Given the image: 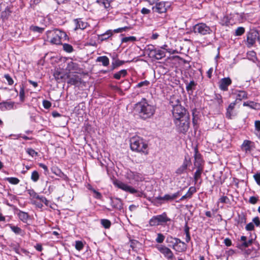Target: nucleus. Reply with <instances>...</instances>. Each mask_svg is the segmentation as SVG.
<instances>
[{"label":"nucleus","mask_w":260,"mask_h":260,"mask_svg":"<svg viewBox=\"0 0 260 260\" xmlns=\"http://www.w3.org/2000/svg\"><path fill=\"white\" fill-rule=\"evenodd\" d=\"M131 150L145 155L148 154L147 143L142 138L137 136L131 137Z\"/></svg>","instance_id":"f257e3e1"},{"label":"nucleus","mask_w":260,"mask_h":260,"mask_svg":"<svg viewBox=\"0 0 260 260\" xmlns=\"http://www.w3.org/2000/svg\"><path fill=\"white\" fill-rule=\"evenodd\" d=\"M174 117V123L178 132L180 133L185 134L189 127V115H176Z\"/></svg>","instance_id":"f03ea898"},{"label":"nucleus","mask_w":260,"mask_h":260,"mask_svg":"<svg viewBox=\"0 0 260 260\" xmlns=\"http://www.w3.org/2000/svg\"><path fill=\"white\" fill-rule=\"evenodd\" d=\"M133 112L143 114H154L155 107L149 104L145 98H143L140 102L135 104Z\"/></svg>","instance_id":"7ed1b4c3"},{"label":"nucleus","mask_w":260,"mask_h":260,"mask_svg":"<svg viewBox=\"0 0 260 260\" xmlns=\"http://www.w3.org/2000/svg\"><path fill=\"white\" fill-rule=\"evenodd\" d=\"M47 39L52 44L59 45L61 43V38L66 37V33L58 29L46 31Z\"/></svg>","instance_id":"20e7f679"},{"label":"nucleus","mask_w":260,"mask_h":260,"mask_svg":"<svg viewBox=\"0 0 260 260\" xmlns=\"http://www.w3.org/2000/svg\"><path fill=\"white\" fill-rule=\"evenodd\" d=\"M171 219L167 216L166 212H163L161 214L153 216L149 220V224L151 226L158 225H163L166 224L168 221H171Z\"/></svg>","instance_id":"39448f33"},{"label":"nucleus","mask_w":260,"mask_h":260,"mask_svg":"<svg viewBox=\"0 0 260 260\" xmlns=\"http://www.w3.org/2000/svg\"><path fill=\"white\" fill-rule=\"evenodd\" d=\"M258 31L255 29H251L247 33L246 45L248 48L253 46L256 40L258 41Z\"/></svg>","instance_id":"423d86ee"},{"label":"nucleus","mask_w":260,"mask_h":260,"mask_svg":"<svg viewBox=\"0 0 260 260\" xmlns=\"http://www.w3.org/2000/svg\"><path fill=\"white\" fill-rule=\"evenodd\" d=\"M194 33H198L201 35H207L212 33L210 27L204 23H199L196 24L193 27Z\"/></svg>","instance_id":"0eeeda50"},{"label":"nucleus","mask_w":260,"mask_h":260,"mask_svg":"<svg viewBox=\"0 0 260 260\" xmlns=\"http://www.w3.org/2000/svg\"><path fill=\"white\" fill-rule=\"evenodd\" d=\"M171 4L169 2H159L157 3L155 5L152 7V9L153 12L158 13H166L170 7Z\"/></svg>","instance_id":"6e6552de"},{"label":"nucleus","mask_w":260,"mask_h":260,"mask_svg":"<svg viewBox=\"0 0 260 260\" xmlns=\"http://www.w3.org/2000/svg\"><path fill=\"white\" fill-rule=\"evenodd\" d=\"M157 249L168 260H175V257L171 250L165 245H158Z\"/></svg>","instance_id":"1a4fd4ad"},{"label":"nucleus","mask_w":260,"mask_h":260,"mask_svg":"<svg viewBox=\"0 0 260 260\" xmlns=\"http://www.w3.org/2000/svg\"><path fill=\"white\" fill-rule=\"evenodd\" d=\"M241 149L246 153H251L255 148V143L250 140H245L241 146Z\"/></svg>","instance_id":"9d476101"},{"label":"nucleus","mask_w":260,"mask_h":260,"mask_svg":"<svg viewBox=\"0 0 260 260\" xmlns=\"http://www.w3.org/2000/svg\"><path fill=\"white\" fill-rule=\"evenodd\" d=\"M194 166L196 168H204L203 167V160L202 158L201 154L199 153L197 147L194 148Z\"/></svg>","instance_id":"9b49d317"},{"label":"nucleus","mask_w":260,"mask_h":260,"mask_svg":"<svg viewBox=\"0 0 260 260\" xmlns=\"http://www.w3.org/2000/svg\"><path fill=\"white\" fill-rule=\"evenodd\" d=\"M66 70L74 73H80L82 71L79 65L72 60L68 62Z\"/></svg>","instance_id":"f8f14e48"},{"label":"nucleus","mask_w":260,"mask_h":260,"mask_svg":"<svg viewBox=\"0 0 260 260\" xmlns=\"http://www.w3.org/2000/svg\"><path fill=\"white\" fill-rule=\"evenodd\" d=\"M150 84L149 81L147 80H145L140 83H138L133 87V92H132V94L135 95L139 94L141 92V88L142 87H147Z\"/></svg>","instance_id":"ddd939ff"},{"label":"nucleus","mask_w":260,"mask_h":260,"mask_svg":"<svg viewBox=\"0 0 260 260\" xmlns=\"http://www.w3.org/2000/svg\"><path fill=\"white\" fill-rule=\"evenodd\" d=\"M232 83V80L229 77L223 78L219 82V87L223 91H227L228 86Z\"/></svg>","instance_id":"4468645a"},{"label":"nucleus","mask_w":260,"mask_h":260,"mask_svg":"<svg viewBox=\"0 0 260 260\" xmlns=\"http://www.w3.org/2000/svg\"><path fill=\"white\" fill-rule=\"evenodd\" d=\"M237 226L243 228L246 222V215L243 213L238 214V216L235 218Z\"/></svg>","instance_id":"2eb2a0df"},{"label":"nucleus","mask_w":260,"mask_h":260,"mask_svg":"<svg viewBox=\"0 0 260 260\" xmlns=\"http://www.w3.org/2000/svg\"><path fill=\"white\" fill-rule=\"evenodd\" d=\"M75 114H86V107L84 103H81L74 108Z\"/></svg>","instance_id":"dca6fc26"},{"label":"nucleus","mask_w":260,"mask_h":260,"mask_svg":"<svg viewBox=\"0 0 260 260\" xmlns=\"http://www.w3.org/2000/svg\"><path fill=\"white\" fill-rule=\"evenodd\" d=\"M17 215L18 216L19 219L23 222L26 223L29 218L28 214L27 212H23L19 209H17Z\"/></svg>","instance_id":"f3484780"},{"label":"nucleus","mask_w":260,"mask_h":260,"mask_svg":"<svg viewBox=\"0 0 260 260\" xmlns=\"http://www.w3.org/2000/svg\"><path fill=\"white\" fill-rule=\"evenodd\" d=\"M14 103L13 102H3L0 103V109L2 111L10 110L13 108Z\"/></svg>","instance_id":"a211bd4d"},{"label":"nucleus","mask_w":260,"mask_h":260,"mask_svg":"<svg viewBox=\"0 0 260 260\" xmlns=\"http://www.w3.org/2000/svg\"><path fill=\"white\" fill-rule=\"evenodd\" d=\"M75 22L76 23V27L75 29L76 30L78 29H84L86 28L88 25V23L86 22L83 21L80 18L75 19Z\"/></svg>","instance_id":"6ab92c4d"},{"label":"nucleus","mask_w":260,"mask_h":260,"mask_svg":"<svg viewBox=\"0 0 260 260\" xmlns=\"http://www.w3.org/2000/svg\"><path fill=\"white\" fill-rule=\"evenodd\" d=\"M196 188L194 186L190 187L187 193L183 196L179 200L180 201H183L187 199H190L192 194L196 192Z\"/></svg>","instance_id":"aec40b11"},{"label":"nucleus","mask_w":260,"mask_h":260,"mask_svg":"<svg viewBox=\"0 0 260 260\" xmlns=\"http://www.w3.org/2000/svg\"><path fill=\"white\" fill-rule=\"evenodd\" d=\"M113 183L118 188L126 191L130 192V186L127 184L118 180L114 181Z\"/></svg>","instance_id":"412c9836"},{"label":"nucleus","mask_w":260,"mask_h":260,"mask_svg":"<svg viewBox=\"0 0 260 260\" xmlns=\"http://www.w3.org/2000/svg\"><path fill=\"white\" fill-rule=\"evenodd\" d=\"M112 206L117 209H121L122 207L121 201L118 198H112L111 199Z\"/></svg>","instance_id":"4be33fe9"},{"label":"nucleus","mask_w":260,"mask_h":260,"mask_svg":"<svg viewBox=\"0 0 260 260\" xmlns=\"http://www.w3.org/2000/svg\"><path fill=\"white\" fill-rule=\"evenodd\" d=\"M186 84V89L189 94H192L193 91L195 89L197 83L193 81H190L189 83H188L187 81H185Z\"/></svg>","instance_id":"5701e85b"},{"label":"nucleus","mask_w":260,"mask_h":260,"mask_svg":"<svg viewBox=\"0 0 260 260\" xmlns=\"http://www.w3.org/2000/svg\"><path fill=\"white\" fill-rule=\"evenodd\" d=\"M166 56L165 51L160 50V49H156L154 54L151 56V58H155L156 59L159 60L161 59L163 57Z\"/></svg>","instance_id":"b1692460"},{"label":"nucleus","mask_w":260,"mask_h":260,"mask_svg":"<svg viewBox=\"0 0 260 260\" xmlns=\"http://www.w3.org/2000/svg\"><path fill=\"white\" fill-rule=\"evenodd\" d=\"M236 101H242L248 99L247 93L244 90H237Z\"/></svg>","instance_id":"393cba45"},{"label":"nucleus","mask_w":260,"mask_h":260,"mask_svg":"<svg viewBox=\"0 0 260 260\" xmlns=\"http://www.w3.org/2000/svg\"><path fill=\"white\" fill-rule=\"evenodd\" d=\"M52 172L53 174H55L56 176L61 178L64 180H67L68 179V176L64 174L61 170L58 168H54L52 169Z\"/></svg>","instance_id":"a878e982"},{"label":"nucleus","mask_w":260,"mask_h":260,"mask_svg":"<svg viewBox=\"0 0 260 260\" xmlns=\"http://www.w3.org/2000/svg\"><path fill=\"white\" fill-rule=\"evenodd\" d=\"M173 248L178 252H184L187 249V245L183 242L181 244H178L176 247H174Z\"/></svg>","instance_id":"bb28decb"},{"label":"nucleus","mask_w":260,"mask_h":260,"mask_svg":"<svg viewBox=\"0 0 260 260\" xmlns=\"http://www.w3.org/2000/svg\"><path fill=\"white\" fill-rule=\"evenodd\" d=\"M96 61L102 62L104 66L107 67L109 64V59L106 56L98 57Z\"/></svg>","instance_id":"cd10ccee"},{"label":"nucleus","mask_w":260,"mask_h":260,"mask_svg":"<svg viewBox=\"0 0 260 260\" xmlns=\"http://www.w3.org/2000/svg\"><path fill=\"white\" fill-rule=\"evenodd\" d=\"M243 106H248L250 108L254 109H258L260 107V105L259 104L252 101L244 102L243 103Z\"/></svg>","instance_id":"c85d7f7f"},{"label":"nucleus","mask_w":260,"mask_h":260,"mask_svg":"<svg viewBox=\"0 0 260 260\" xmlns=\"http://www.w3.org/2000/svg\"><path fill=\"white\" fill-rule=\"evenodd\" d=\"M146 51L148 52V55L151 57L154 54L156 48L153 45H148L145 48Z\"/></svg>","instance_id":"c756f323"},{"label":"nucleus","mask_w":260,"mask_h":260,"mask_svg":"<svg viewBox=\"0 0 260 260\" xmlns=\"http://www.w3.org/2000/svg\"><path fill=\"white\" fill-rule=\"evenodd\" d=\"M197 170L194 174V180L195 183L197 182L199 179H200L201 177V174L203 171L204 168H196Z\"/></svg>","instance_id":"7c9ffc66"},{"label":"nucleus","mask_w":260,"mask_h":260,"mask_svg":"<svg viewBox=\"0 0 260 260\" xmlns=\"http://www.w3.org/2000/svg\"><path fill=\"white\" fill-rule=\"evenodd\" d=\"M27 192L30 196V197L32 198V200H35L34 199H38L40 197L39 195L34 189H29L27 190Z\"/></svg>","instance_id":"2f4dec72"},{"label":"nucleus","mask_w":260,"mask_h":260,"mask_svg":"<svg viewBox=\"0 0 260 260\" xmlns=\"http://www.w3.org/2000/svg\"><path fill=\"white\" fill-rule=\"evenodd\" d=\"M11 230L16 234L22 235L23 231L21 228L17 226H15L12 224L9 225Z\"/></svg>","instance_id":"473e14b6"},{"label":"nucleus","mask_w":260,"mask_h":260,"mask_svg":"<svg viewBox=\"0 0 260 260\" xmlns=\"http://www.w3.org/2000/svg\"><path fill=\"white\" fill-rule=\"evenodd\" d=\"M5 180L14 185L18 184L20 182L19 179L16 177H7Z\"/></svg>","instance_id":"72a5a7b5"},{"label":"nucleus","mask_w":260,"mask_h":260,"mask_svg":"<svg viewBox=\"0 0 260 260\" xmlns=\"http://www.w3.org/2000/svg\"><path fill=\"white\" fill-rule=\"evenodd\" d=\"M62 47L63 50L68 53H71L74 50L73 46L69 44L64 43L62 44Z\"/></svg>","instance_id":"f704fd0d"},{"label":"nucleus","mask_w":260,"mask_h":260,"mask_svg":"<svg viewBox=\"0 0 260 260\" xmlns=\"http://www.w3.org/2000/svg\"><path fill=\"white\" fill-rule=\"evenodd\" d=\"M96 3L103 6L106 9L109 8L110 6V3L108 0H96Z\"/></svg>","instance_id":"c9c22d12"},{"label":"nucleus","mask_w":260,"mask_h":260,"mask_svg":"<svg viewBox=\"0 0 260 260\" xmlns=\"http://www.w3.org/2000/svg\"><path fill=\"white\" fill-rule=\"evenodd\" d=\"M101 223L105 229H109L111 225V221L107 219H102L101 220Z\"/></svg>","instance_id":"e433bc0d"},{"label":"nucleus","mask_w":260,"mask_h":260,"mask_svg":"<svg viewBox=\"0 0 260 260\" xmlns=\"http://www.w3.org/2000/svg\"><path fill=\"white\" fill-rule=\"evenodd\" d=\"M112 35V32L111 30H107L105 33L101 35V39L102 41L105 40L110 38Z\"/></svg>","instance_id":"4c0bfd02"},{"label":"nucleus","mask_w":260,"mask_h":260,"mask_svg":"<svg viewBox=\"0 0 260 260\" xmlns=\"http://www.w3.org/2000/svg\"><path fill=\"white\" fill-rule=\"evenodd\" d=\"M126 74V71L125 70H121L120 71L115 73L114 75V77L116 79H119L121 77H124Z\"/></svg>","instance_id":"58836bf2"},{"label":"nucleus","mask_w":260,"mask_h":260,"mask_svg":"<svg viewBox=\"0 0 260 260\" xmlns=\"http://www.w3.org/2000/svg\"><path fill=\"white\" fill-rule=\"evenodd\" d=\"M191 164V159L188 155L185 156V158L183 161L182 166H184L187 169V167Z\"/></svg>","instance_id":"ea45409f"},{"label":"nucleus","mask_w":260,"mask_h":260,"mask_svg":"<svg viewBox=\"0 0 260 260\" xmlns=\"http://www.w3.org/2000/svg\"><path fill=\"white\" fill-rule=\"evenodd\" d=\"M39 177L40 175L37 171H34L32 172L31 175V179L32 181L36 182L38 181Z\"/></svg>","instance_id":"a19ab883"},{"label":"nucleus","mask_w":260,"mask_h":260,"mask_svg":"<svg viewBox=\"0 0 260 260\" xmlns=\"http://www.w3.org/2000/svg\"><path fill=\"white\" fill-rule=\"evenodd\" d=\"M245 32V28L243 27H238L235 33V35L236 36H240L243 35Z\"/></svg>","instance_id":"79ce46f5"},{"label":"nucleus","mask_w":260,"mask_h":260,"mask_svg":"<svg viewBox=\"0 0 260 260\" xmlns=\"http://www.w3.org/2000/svg\"><path fill=\"white\" fill-rule=\"evenodd\" d=\"M83 247H84V244L82 241H76L75 242V248L77 250H78V251L81 250L83 248Z\"/></svg>","instance_id":"37998d69"},{"label":"nucleus","mask_w":260,"mask_h":260,"mask_svg":"<svg viewBox=\"0 0 260 260\" xmlns=\"http://www.w3.org/2000/svg\"><path fill=\"white\" fill-rule=\"evenodd\" d=\"M157 236V237L155 239L156 242L158 243H162L165 238V236L161 233H158Z\"/></svg>","instance_id":"c03bdc74"},{"label":"nucleus","mask_w":260,"mask_h":260,"mask_svg":"<svg viewBox=\"0 0 260 260\" xmlns=\"http://www.w3.org/2000/svg\"><path fill=\"white\" fill-rule=\"evenodd\" d=\"M26 152L27 154H28L32 157L38 156V153L36 152L35 150H34L32 148H27L26 149Z\"/></svg>","instance_id":"a18cd8bd"},{"label":"nucleus","mask_w":260,"mask_h":260,"mask_svg":"<svg viewBox=\"0 0 260 260\" xmlns=\"http://www.w3.org/2000/svg\"><path fill=\"white\" fill-rule=\"evenodd\" d=\"M181 109V105H177L173 107V110L172 111V114H183L182 111H179V110Z\"/></svg>","instance_id":"49530a36"},{"label":"nucleus","mask_w":260,"mask_h":260,"mask_svg":"<svg viewBox=\"0 0 260 260\" xmlns=\"http://www.w3.org/2000/svg\"><path fill=\"white\" fill-rule=\"evenodd\" d=\"M218 202L224 204H230V200L226 196H222L218 200Z\"/></svg>","instance_id":"de8ad7c7"},{"label":"nucleus","mask_w":260,"mask_h":260,"mask_svg":"<svg viewBox=\"0 0 260 260\" xmlns=\"http://www.w3.org/2000/svg\"><path fill=\"white\" fill-rule=\"evenodd\" d=\"M30 29L34 32H38L39 33H41L43 32L44 28L37 26L31 25L30 27Z\"/></svg>","instance_id":"09e8293b"},{"label":"nucleus","mask_w":260,"mask_h":260,"mask_svg":"<svg viewBox=\"0 0 260 260\" xmlns=\"http://www.w3.org/2000/svg\"><path fill=\"white\" fill-rule=\"evenodd\" d=\"M131 194H134L136 197H141L143 195L142 191H138L134 188L131 187Z\"/></svg>","instance_id":"8fccbe9b"},{"label":"nucleus","mask_w":260,"mask_h":260,"mask_svg":"<svg viewBox=\"0 0 260 260\" xmlns=\"http://www.w3.org/2000/svg\"><path fill=\"white\" fill-rule=\"evenodd\" d=\"M253 242V239H251L249 240L248 241L246 240V241L243 242L241 244V246L244 248H247L252 244Z\"/></svg>","instance_id":"3c124183"},{"label":"nucleus","mask_w":260,"mask_h":260,"mask_svg":"<svg viewBox=\"0 0 260 260\" xmlns=\"http://www.w3.org/2000/svg\"><path fill=\"white\" fill-rule=\"evenodd\" d=\"M12 136L15 137L16 138L15 139H18L20 137L22 138L23 139L25 140L32 139V137H29L25 135H21V134H19L17 135H10V136Z\"/></svg>","instance_id":"603ef678"},{"label":"nucleus","mask_w":260,"mask_h":260,"mask_svg":"<svg viewBox=\"0 0 260 260\" xmlns=\"http://www.w3.org/2000/svg\"><path fill=\"white\" fill-rule=\"evenodd\" d=\"M79 78L77 77L70 78L68 83L72 85H75L79 82Z\"/></svg>","instance_id":"864d4df0"},{"label":"nucleus","mask_w":260,"mask_h":260,"mask_svg":"<svg viewBox=\"0 0 260 260\" xmlns=\"http://www.w3.org/2000/svg\"><path fill=\"white\" fill-rule=\"evenodd\" d=\"M38 200L41 201L42 203L45 204L46 206H48L49 205V201L45 197L40 196Z\"/></svg>","instance_id":"5fc2aeb1"},{"label":"nucleus","mask_w":260,"mask_h":260,"mask_svg":"<svg viewBox=\"0 0 260 260\" xmlns=\"http://www.w3.org/2000/svg\"><path fill=\"white\" fill-rule=\"evenodd\" d=\"M258 201V196H252L250 197L249 199V203L251 204H255L257 201Z\"/></svg>","instance_id":"6e6d98bb"},{"label":"nucleus","mask_w":260,"mask_h":260,"mask_svg":"<svg viewBox=\"0 0 260 260\" xmlns=\"http://www.w3.org/2000/svg\"><path fill=\"white\" fill-rule=\"evenodd\" d=\"M236 103L235 102L231 103L226 109V114H231L234 109Z\"/></svg>","instance_id":"4d7b16f0"},{"label":"nucleus","mask_w":260,"mask_h":260,"mask_svg":"<svg viewBox=\"0 0 260 260\" xmlns=\"http://www.w3.org/2000/svg\"><path fill=\"white\" fill-rule=\"evenodd\" d=\"M5 78H6V80L7 81L9 85H12L14 83L13 80L12 78L10 77V76L9 74H5L4 75Z\"/></svg>","instance_id":"13d9d810"},{"label":"nucleus","mask_w":260,"mask_h":260,"mask_svg":"<svg viewBox=\"0 0 260 260\" xmlns=\"http://www.w3.org/2000/svg\"><path fill=\"white\" fill-rule=\"evenodd\" d=\"M31 203L35 205L37 208L41 209L43 207V204L41 201L38 202L36 200H32Z\"/></svg>","instance_id":"bf43d9fd"},{"label":"nucleus","mask_w":260,"mask_h":260,"mask_svg":"<svg viewBox=\"0 0 260 260\" xmlns=\"http://www.w3.org/2000/svg\"><path fill=\"white\" fill-rule=\"evenodd\" d=\"M187 169L184 166H181L178 168L176 171V173L179 175L182 174Z\"/></svg>","instance_id":"052dcab7"},{"label":"nucleus","mask_w":260,"mask_h":260,"mask_svg":"<svg viewBox=\"0 0 260 260\" xmlns=\"http://www.w3.org/2000/svg\"><path fill=\"white\" fill-rule=\"evenodd\" d=\"M43 105L45 109H48L51 107V103L48 101L44 100L43 101Z\"/></svg>","instance_id":"680f3d73"},{"label":"nucleus","mask_w":260,"mask_h":260,"mask_svg":"<svg viewBox=\"0 0 260 260\" xmlns=\"http://www.w3.org/2000/svg\"><path fill=\"white\" fill-rule=\"evenodd\" d=\"M253 177L256 183L260 186V172L254 174Z\"/></svg>","instance_id":"e2e57ef3"},{"label":"nucleus","mask_w":260,"mask_h":260,"mask_svg":"<svg viewBox=\"0 0 260 260\" xmlns=\"http://www.w3.org/2000/svg\"><path fill=\"white\" fill-rule=\"evenodd\" d=\"M254 224L252 222H250V223H248L246 225V227H245V229L247 231H252L253 230H254Z\"/></svg>","instance_id":"0e129e2a"},{"label":"nucleus","mask_w":260,"mask_h":260,"mask_svg":"<svg viewBox=\"0 0 260 260\" xmlns=\"http://www.w3.org/2000/svg\"><path fill=\"white\" fill-rule=\"evenodd\" d=\"M24 95L25 93L24 89L23 88H21L19 92V97L21 102H23L24 100Z\"/></svg>","instance_id":"69168bd1"},{"label":"nucleus","mask_w":260,"mask_h":260,"mask_svg":"<svg viewBox=\"0 0 260 260\" xmlns=\"http://www.w3.org/2000/svg\"><path fill=\"white\" fill-rule=\"evenodd\" d=\"M252 221L254 223L256 226H258L260 225V220L258 217H255L252 219Z\"/></svg>","instance_id":"338daca9"},{"label":"nucleus","mask_w":260,"mask_h":260,"mask_svg":"<svg viewBox=\"0 0 260 260\" xmlns=\"http://www.w3.org/2000/svg\"><path fill=\"white\" fill-rule=\"evenodd\" d=\"M255 130L256 131H260V121L259 120H256L254 122Z\"/></svg>","instance_id":"774afa93"}]
</instances>
